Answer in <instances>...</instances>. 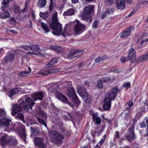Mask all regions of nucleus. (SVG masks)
I'll return each instance as SVG.
<instances>
[{"instance_id":"nucleus-7","label":"nucleus","mask_w":148,"mask_h":148,"mask_svg":"<svg viewBox=\"0 0 148 148\" xmlns=\"http://www.w3.org/2000/svg\"><path fill=\"white\" fill-rule=\"evenodd\" d=\"M23 109L26 112L29 111V108L26 106H25L21 102L20 104H14L12 106V114L13 115H14L17 112H21Z\"/></svg>"},{"instance_id":"nucleus-64","label":"nucleus","mask_w":148,"mask_h":148,"mask_svg":"<svg viewBox=\"0 0 148 148\" xmlns=\"http://www.w3.org/2000/svg\"><path fill=\"white\" fill-rule=\"evenodd\" d=\"M9 32H11L13 34H16L17 33L16 31L13 30H10L9 31Z\"/></svg>"},{"instance_id":"nucleus-51","label":"nucleus","mask_w":148,"mask_h":148,"mask_svg":"<svg viewBox=\"0 0 148 148\" xmlns=\"http://www.w3.org/2000/svg\"><path fill=\"white\" fill-rule=\"evenodd\" d=\"M105 2L108 5H110L113 3V0H105Z\"/></svg>"},{"instance_id":"nucleus-14","label":"nucleus","mask_w":148,"mask_h":148,"mask_svg":"<svg viewBox=\"0 0 148 148\" xmlns=\"http://www.w3.org/2000/svg\"><path fill=\"white\" fill-rule=\"evenodd\" d=\"M111 80L109 77H105L100 78L97 82V86L99 88L102 89L103 87L104 83H108Z\"/></svg>"},{"instance_id":"nucleus-20","label":"nucleus","mask_w":148,"mask_h":148,"mask_svg":"<svg viewBox=\"0 0 148 148\" xmlns=\"http://www.w3.org/2000/svg\"><path fill=\"white\" fill-rule=\"evenodd\" d=\"M112 100L109 99L108 98H106L104 100V104L103 107L104 109L105 110H109L111 107Z\"/></svg>"},{"instance_id":"nucleus-25","label":"nucleus","mask_w":148,"mask_h":148,"mask_svg":"<svg viewBox=\"0 0 148 148\" xmlns=\"http://www.w3.org/2000/svg\"><path fill=\"white\" fill-rule=\"evenodd\" d=\"M15 55L12 53H10L4 58V60L6 62H11L15 58Z\"/></svg>"},{"instance_id":"nucleus-19","label":"nucleus","mask_w":148,"mask_h":148,"mask_svg":"<svg viewBox=\"0 0 148 148\" xmlns=\"http://www.w3.org/2000/svg\"><path fill=\"white\" fill-rule=\"evenodd\" d=\"M22 103H23V104L26 106L28 108V106H29L30 108L31 109H32V107L35 104V103L32 101L29 97H27L26 98L25 102L23 101Z\"/></svg>"},{"instance_id":"nucleus-44","label":"nucleus","mask_w":148,"mask_h":148,"mask_svg":"<svg viewBox=\"0 0 148 148\" xmlns=\"http://www.w3.org/2000/svg\"><path fill=\"white\" fill-rule=\"evenodd\" d=\"M73 99V101L74 103L76 104H78L80 103V101L79 99L77 97L76 95H75V97L74 96L72 97Z\"/></svg>"},{"instance_id":"nucleus-45","label":"nucleus","mask_w":148,"mask_h":148,"mask_svg":"<svg viewBox=\"0 0 148 148\" xmlns=\"http://www.w3.org/2000/svg\"><path fill=\"white\" fill-rule=\"evenodd\" d=\"M37 119L39 123L44 125L46 127H47L46 123L44 120L38 117L37 118Z\"/></svg>"},{"instance_id":"nucleus-49","label":"nucleus","mask_w":148,"mask_h":148,"mask_svg":"<svg viewBox=\"0 0 148 148\" xmlns=\"http://www.w3.org/2000/svg\"><path fill=\"white\" fill-rule=\"evenodd\" d=\"M99 23V21L97 19L95 20L94 21L92 25L93 27L95 29L97 28L98 27Z\"/></svg>"},{"instance_id":"nucleus-36","label":"nucleus","mask_w":148,"mask_h":148,"mask_svg":"<svg viewBox=\"0 0 148 148\" xmlns=\"http://www.w3.org/2000/svg\"><path fill=\"white\" fill-rule=\"evenodd\" d=\"M46 0H39L38 2V7L42 8L44 7L46 4Z\"/></svg>"},{"instance_id":"nucleus-50","label":"nucleus","mask_w":148,"mask_h":148,"mask_svg":"<svg viewBox=\"0 0 148 148\" xmlns=\"http://www.w3.org/2000/svg\"><path fill=\"white\" fill-rule=\"evenodd\" d=\"M13 9L15 13L19 12L20 10L19 7L16 4L14 5V7Z\"/></svg>"},{"instance_id":"nucleus-38","label":"nucleus","mask_w":148,"mask_h":148,"mask_svg":"<svg viewBox=\"0 0 148 148\" xmlns=\"http://www.w3.org/2000/svg\"><path fill=\"white\" fill-rule=\"evenodd\" d=\"M83 98H84V102L89 103H90V98H89L90 96L88 93L87 94V96H86L85 95V96L84 97H81Z\"/></svg>"},{"instance_id":"nucleus-46","label":"nucleus","mask_w":148,"mask_h":148,"mask_svg":"<svg viewBox=\"0 0 148 148\" xmlns=\"http://www.w3.org/2000/svg\"><path fill=\"white\" fill-rule=\"evenodd\" d=\"M6 115V113L5 110L3 109H0V117H4Z\"/></svg>"},{"instance_id":"nucleus-28","label":"nucleus","mask_w":148,"mask_h":148,"mask_svg":"<svg viewBox=\"0 0 148 148\" xmlns=\"http://www.w3.org/2000/svg\"><path fill=\"white\" fill-rule=\"evenodd\" d=\"M66 94L69 97H73L76 95L74 88L71 87L68 89L66 92Z\"/></svg>"},{"instance_id":"nucleus-35","label":"nucleus","mask_w":148,"mask_h":148,"mask_svg":"<svg viewBox=\"0 0 148 148\" xmlns=\"http://www.w3.org/2000/svg\"><path fill=\"white\" fill-rule=\"evenodd\" d=\"M41 24L43 29L45 32L47 33L50 31L49 28L48 27L47 24L42 22H41Z\"/></svg>"},{"instance_id":"nucleus-6","label":"nucleus","mask_w":148,"mask_h":148,"mask_svg":"<svg viewBox=\"0 0 148 148\" xmlns=\"http://www.w3.org/2000/svg\"><path fill=\"white\" fill-rule=\"evenodd\" d=\"M18 123H17L13 125L12 127V130H14L15 131L21 138L25 141L26 139V136L24 127L23 126H21V124L20 123L19 124L20 125L19 126H18Z\"/></svg>"},{"instance_id":"nucleus-63","label":"nucleus","mask_w":148,"mask_h":148,"mask_svg":"<svg viewBox=\"0 0 148 148\" xmlns=\"http://www.w3.org/2000/svg\"><path fill=\"white\" fill-rule=\"evenodd\" d=\"M30 129L31 130L34 131L37 129L36 127H33L32 126L30 127Z\"/></svg>"},{"instance_id":"nucleus-48","label":"nucleus","mask_w":148,"mask_h":148,"mask_svg":"<svg viewBox=\"0 0 148 148\" xmlns=\"http://www.w3.org/2000/svg\"><path fill=\"white\" fill-rule=\"evenodd\" d=\"M54 6V4L53 3V1L52 0H51L50 4L49 6V10L51 12L53 10Z\"/></svg>"},{"instance_id":"nucleus-34","label":"nucleus","mask_w":148,"mask_h":148,"mask_svg":"<svg viewBox=\"0 0 148 148\" xmlns=\"http://www.w3.org/2000/svg\"><path fill=\"white\" fill-rule=\"evenodd\" d=\"M106 59V57L105 56H99L95 60V62L96 63H99L102 62Z\"/></svg>"},{"instance_id":"nucleus-43","label":"nucleus","mask_w":148,"mask_h":148,"mask_svg":"<svg viewBox=\"0 0 148 148\" xmlns=\"http://www.w3.org/2000/svg\"><path fill=\"white\" fill-rule=\"evenodd\" d=\"M139 8L138 7L135 8L130 14L128 15V16L129 17L133 15L135 12H136L139 10Z\"/></svg>"},{"instance_id":"nucleus-12","label":"nucleus","mask_w":148,"mask_h":148,"mask_svg":"<svg viewBox=\"0 0 148 148\" xmlns=\"http://www.w3.org/2000/svg\"><path fill=\"white\" fill-rule=\"evenodd\" d=\"M128 59L132 63L135 62L136 59V56L135 51L134 49L131 48L129 49V53L128 54Z\"/></svg>"},{"instance_id":"nucleus-3","label":"nucleus","mask_w":148,"mask_h":148,"mask_svg":"<svg viewBox=\"0 0 148 148\" xmlns=\"http://www.w3.org/2000/svg\"><path fill=\"white\" fill-rule=\"evenodd\" d=\"M56 87V85L53 86L49 89V91L51 92L52 93L55 94L56 95V97L60 101L68 104L70 106L72 107V105H71L67 97L65 95L59 92H57L58 88H57Z\"/></svg>"},{"instance_id":"nucleus-13","label":"nucleus","mask_w":148,"mask_h":148,"mask_svg":"<svg viewBox=\"0 0 148 148\" xmlns=\"http://www.w3.org/2000/svg\"><path fill=\"white\" fill-rule=\"evenodd\" d=\"M35 145H37L40 148H46L44 140L42 138L36 137L34 139Z\"/></svg>"},{"instance_id":"nucleus-39","label":"nucleus","mask_w":148,"mask_h":148,"mask_svg":"<svg viewBox=\"0 0 148 148\" xmlns=\"http://www.w3.org/2000/svg\"><path fill=\"white\" fill-rule=\"evenodd\" d=\"M40 15L43 19H45L48 17V13L47 12L44 13L40 12Z\"/></svg>"},{"instance_id":"nucleus-10","label":"nucleus","mask_w":148,"mask_h":148,"mask_svg":"<svg viewBox=\"0 0 148 148\" xmlns=\"http://www.w3.org/2000/svg\"><path fill=\"white\" fill-rule=\"evenodd\" d=\"M83 53L82 51L78 50L72 49L71 50L68 55L67 58L69 60H72Z\"/></svg>"},{"instance_id":"nucleus-26","label":"nucleus","mask_w":148,"mask_h":148,"mask_svg":"<svg viewBox=\"0 0 148 148\" xmlns=\"http://www.w3.org/2000/svg\"><path fill=\"white\" fill-rule=\"evenodd\" d=\"M117 8L122 10L125 8V4L124 0H116Z\"/></svg>"},{"instance_id":"nucleus-54","label":"nucleus","mask_w":148,"mask_h":148,"mask_svg":"<svg viewBox=\"0 0 148 148\" xmlns=\"http://www.w3.org/2000/svg\"><path fill=\"white\" fill-rule=\"evenodd\" d=\"M23 48L28 51H30L31 47L28 46H22Z\"/></svg>"},{"instance_id":"nucleus-27","label":"nucleus","mask_w":148,"mask_h":148,"mask_svg":"<svg viewBox=\"0 0 148 148\" xmlns=\"http://www.w3.org/2000/svg\"><path fill=\"white\" fill-rule=\"evenodd\" d=\"M49 48L51 50H53L58 53L61 52L63 50V48L59 46L51 45L49 46Z\"/></svg>"},{"instance_id":"nucleus-15","label":"nucleus","mask_w":148,"mask_h":148,"mask_svg":"<svg viewBox=\"0 0 148 148\" xmlns=\"http://www.w3.org/2000/svg\"><path fill=\"white\" fill-rule=\"evenodd\" d=\"M77 92L81 97H84L85 95L87 96L88 93L86 91V89L84 87L80 85L77 86Z\"/></svg>"},{"instance_id":"nucleus-22","label":"nucleus","mask_w":148,"mask_h":148,"mask_svg":"<svg viewBox=\"0 0 148 148\" xmlns=\"http://www.w3.org/2000/svg\"><path fill=\"white\" fill-rule=\"evenodd\" d=\"M132 26L126 29L121 33L120 37L122 38H125L129 36L130 34V31L132 29Z\"/></svg>"},{"instance_id":"nucleus-33","label":"nucleus","mask_w":148,"mask_h":148,"mask_svg":"<svg viewBox=\"0 0 148 148\" xmlns=\"http://www.w3.org/2000/svg\"><path fill=\"white\" fill-rule=\"evenodd\" d=\"M82 19L88 22H91L92 21V19L91 17L89 15L84 14L82 17Z\"/></svg>"},{"instance_id":"nucleus-18","label":"nucleus","mask_w":148,"mask_h":148,"mask_svg":"<svg viewBox=\"0 0 148 148\" xmlns=\"http://www.w3.org/2000/svg\"><path fill=\"white\" fill-rule=\"evenodd\" d=\"M94 6L92 5H89L88 6L85 7L83 9L84 14L90 15L92 13Z\"/></svg>"},{"instance_id":"nucleus-53","label":"nucleus","mask_w":148,"mask_h":148,"mask_svg":"<svg viewBox=\"0 0 148 148\" xmlns=\"http://www.w3.org/2000/svg\"><path fill=\"white\" fill-rule=\"evenodd\" d=\"M121 61L123 62H124L126 61L129 60L128 59V58H127V57H125L124 56H122L121 58Z\"/></svg>"},{"instance_id":"nucleus-11","label":"nucleus","mask_w":148,"mask_h":148,"mask_svg":"<svg viewBox=\"0 0 148 148\" xmlns=\"http://www.w3.org/2000/svg\"><path fill=\"white\" fill-rule=\"evenodd\" d=\"M119 91L117 87H114L111 90L110 92H107L108 96L106 98H108L109 99L113 100L115 99L117 92Z\"/></svg>"},{"instance_id":"nucleus-17","label":"nucleus","mask_w":148,"mask_h":148,"mask_svg":"<svg viewBox=\"0 0 148 148\" xmlns=\"http://www.w3.org/2000/svg\"><path fill=\"white\" fill-rule=\"evenodd\" d=\"M11 122L9 119L2 118L0 119V125H4L6 128L9 127L10 125Z\"/></svg>"},{"instance_id":"nucleus-57","label":"nucleus","mask_w":148,"mask_h":148,"mask_svg":"<svg viewBox=\"0 0 148 148\" xmlns=\"http://www.w3.org/2000/svg\"><path fill=\"white\" fill-rule=\"evenodd\" d=\"M146 121L147 124V133L144 135L145 136H148V120L147 119H146Z\"/></svg>"},{"instance_id":"nucleus-24","label":"nucleus","mask_w":148,"mask_h":148,"mask_svg":"<svg viewBox=\"0 0 148 148\" xmlns=\"http://www.w3.org/2000/svg\"><path fill=\"white\" fill-rule=\"evenodd\" d=\"M9 9V8L7 10H5V9L3 10L2 9V6H1V10L2 12L1 14H0V18H5L10 17V14L9 12L8 11Z\"/></svg>"},{"instance_id":"nucleus-41","label":"nucleus","mask_w":148,"mask_h":148,"mask_svg":"<svg viewBox=\"0 0 148 148\" xmlns=\"http://www.w3.org/2000/svg\"><path fill=\"white\" fill-rule=\"evenodd\" d=\"M93 119L94 121H95L97 124H99L101 122V119L99 117L94 116L93 117Z\"/></svg>"},{"instance_id":"nucleus-9","label":"nucleus","mask_w":148,"mask_h":148,"mask_svg":"<svg viewBox=\"0 0 148 148\" xmlns=\"http://www.w3.org/2000/svg\"><path fill=\"white\" fill-rule=\"evenodd\" d=\"M40 49L36 45H34L31 47L30 51H28L29 54L37 55L39 56L44 57L45 55L39 52Z\"/></svg>"},{"instance_id":"nucleus-56","label":"nucleus","mask_w":148,"mask_h":148,"mask_svg":"<svg viewBox=\"0 0 148 148\" xmlns=\"http://www.w3.org/2000/svg\"><path fill=\"white\" fill-rule=\"evenodd\" d=\"M127 105L130 107H132L133 105V102L131 101H129L128 102H127Z\"/></svg>"},{"instance_id":"nucleus-61","label":"nucleus","mask_w":148,"mask_h":148,"mask_svg":"<svg viewBox=\"0 0 148 148\" xmlns=\"http://www.w3.org/2000/svg\"><path fill=\"white\" fill-rule=\"evenodd\" d=\"M51 108L53 110H56V108L55 107V106L54 105V104L53 103H51Z\"/></svg>"},{"instance_id":"nucleus-59","label":"nucleus","mask_w":148,"mask_h":148,"mask_svg":"<svg viewBox=\"0 0 148 148\" xmlns=\"http://www.w3.org/2000/svg\"><path fill=\"white\" fill-rule=\"evenodd\" d=\"M119 132H115V134H116V135H115L114 138H119Z\"/></svg>"},{"instance_id":"nucleus-40","label":"nucleus","mask_w":148,"mask_h":148,"mask_svg":"<svg viewBox=\"0 0 148 148\" xmlns=\"http://www.w3.org/2000/svg\"><path fill=\"white\" fill-rule=\"evenodd\" d=\"M64 118L66 120H71V119H73V116L70 114L69 113H68L67 115H64Z\"/></svg>"},{"instance_id":"nucleus-30","label":"nucleus","mask_w":148,"mask_h":148,"mask_svg":"<svg viewBox=\"0 0 148 148\" xmlns=\"http://www.w3.org/2000/svg\"><path fill=\"white\" fill-rule=\"evenodd\" d=\"M21 90V89L19 88H14L10 90L8 96L10 97H11L12 95L18 93Z\"/></svg>"},{"instance_id":"nucleus-2","label":"nucleus","mask_w":148,"mask_h":148,"mask_svg":"<svg viewBox=\"0 0 148 148\" xmlns=\"http://www.w3.org/2000/svg\"><path fill=\"white\" fill-rule=\"evenodd\" d=\"M53 13L52 17V22L50 23V26L51 28L55 30L52 32L53 34L59 35L62 32V28L61 24L58 21L57 12L55 11Z\"/></svg>"},{"instance_id":"nucleus-47","label":"nucleus","mask_w":148,"mask_h":148,"mask_svg":"<svg viewBox=\"0 0 148 148\" xmlns=\"http://www.w3.org/2000/svg\"><path fill=\"white\" fill-rule=\"evenodd\" d=\"M146 126H147V124L146 121H143L140 123V127L141 128H145L146 127Z\"/></svg>"},{"instance_id":"nucleus-60","label":"nucleus","mask_w":148,"mask_h":148,"mask_svg":"<svg viewBox=\"0 0 148 148\" xmlns=\"http://www.w3.org/2000/svg\"><path fill=\"white\" fill-rule=\"evenodd\" d=\"M10 21L13 22L14 23H16V21L14 18L11 17L10 19Z\"/></svg>"},{"instance_id":"nucleus-37","label":"nucleus","mask_w":148,"mask_h":148,"mask_svg":"<svg viewBox=\"0 0 148 148\" xmlns=\"http://www.w3.org/2000/svg\"><path fill=\"white\" fill-rule=\"evenodd\" d=\"M146 37V35L145 34H143L141 37H140L139 39L138 40V41L140 42V44H143L145 42H146V39H144V38Z\"/></svg>"},{"instance_id":"nucleus-4","label":"nucleus","mask_w":148,"mask_h":148,"mask_svg":"<svg viewBox=\"0 0 148 148\" xmlns=\"http://www.w3.org/2000/svg\"><path fill=\"white\" fill-rule=\"evenodd\" d=\"M50 141L57 145H60L62 143V140L64 138V136L59 134L55 130L51 131L49 133Z\"/></svg>"},{"instance_id":"nucleus-58","label":"nucleus","mask_w":148,"mask_h":148,"mask_svg":"<svg viewBox=\"0 0 148 148\" xmlns=\"http://www.w3.org/2000/svg\"><path fill=\"white\" fill-rule=\"evenodd\" d=\"M62 35L63 36H66L68 35L67 32L66 30H64L62 34Z\"/></svg>"},{"instance_id":"nucleus-23","label":"nucleus","mask_w":148,"mask_h":148,"mask_svg":"<svg viewBox=\"0 0 148 148\" xmlns=\"http://www.w3.org/2000/svg\"><path fill=\"white\" fill-rule=\"evenodd\" d=\"M114 12V9L111 8H108L106 11L102 13L101 17V18L103 19L108 16V15L110 14H112Z\"/></svg>"},{"instance_id":"nucleus-32","label":"nucleus","mask_w":148,"mask_h":148,"mask_svg":"<svg viewBox=\"0 0 148 148\" xmlns=\"http://www.w3.org/2000/svg\"><path fill=\"white\" fill-rule=\"evenodd\" d=\"M148 60V52L145 54L140 56L138 59V61L140 62Z\"/></svg>"},{"instance_id":"nucleus-1","label":"nucleus","mask_w":148,"mask_h":148,"mask_svg":"<svg viewBox=\"0 0 148 148\" xmlns=\"http://www.w3.org/2000/svg\"><path fill=\"white\" fill-rule=\"evenodd\" d=\"M58 62V60L55 59H53L46 65V68L42 69L38 71V74L43 76L47 75L53 73H58L61 71V69H50V68L54 67V65Z\"/></svg>"},{"instance_id":"nucleus-55","label":"nucleus","mask_w":148,"mask_h":148,"mask_svg":"<svg viewBox=\"0 0 148 148\" xmlns=\"http://www.w3.org/2000/svg\"><path fill=\"white\" fill-rule=\"evenodd\" d=\"M40 114L42 116L45 117L46 116V112L42 110H40Z\"/></svg>"},{"instance_id":"nucleus-42","label":"nucleus","mask_w":148,"mask_h":148,"mask_svg":"<svg viewBox=\"0 0 148 148\" xmlns=\"http://www.w3.org/2000/svg\"><path fill=\"white\" fill-rule=\"evenodd\" d=\"M23 115L22 113L18 114L16 116H15V118L17 119H20L22 121H23Z\"/></svg>"},{"instance_id":"nucleus-5","label":"nucleus","mask_w":148,"mask_h":148,"mask_svg":"<svg viewBox=\"0 0 148 148\" xmlns=\"http://www.w3.org/2000/svg\"><path fill=\"white\" fill-rule=\"evenodd\" d=\"M1 145L3 146L8 144L10 145H16L17 141L14 138L10 137L8 135H5L1 138Z\"/></svg>"},{"instance_id":"nucleus-16","label":"nucleus","mask_w":148,"mask_h":148,"mask_svg":"<svg viewBox=\"0 0 148 148\" xmlns=\"http://www.w3.org/2000/svg\"><path fill=\"white\" fill-rule=\"evenodd\" d=\"M134 126H131L129 129L128 134L126 136V138L128 140H130L132 139L135 138V135L134 132Z\"/></svg>"},{"instance_id":"nucleus-62","label":"nucleus","mask_w":148,"mask_h":148,"mask_svg":"<svg viewBox=\"0 0 148 148\" xmlns=\"http://www.w3.org/2000/svg\"><path fill=\"white\" fill-rule=\"evenodd\" d=\"M105 139L104 138H102L101 139V140L99 142V144H100V145H101L103 143Z\"/></svg>"},{"instance_id":"nucleus-31","label":"nucleus","mask_w":148,"mask_h":148,"mask_svg":"<svg viewBox=\"0 0 148 148\" xmlns=\"http://www.w3.org/2000/svg\"><path fill=\"white\" fill-rule=\"evenodd\" d=\"M75 10L73 8H70L65 12L63 15L64 16H70L75 14Z\"/></svg>"},{"instance_id":"nucleus-29","label":"nucleus","mask_w":148,"mask_h":148,"mask_svg":"<svg viewBox=\"0 0 148 148\" xmlns=\"http://www.w3.org/2000/svg\"><path fill=\"white\" fill-rule=\"evenodd\" d=\"M28 70L20 72L18 74V76L20 77H23L28 75L31 72V68L30 67H28Z\"/></svg>"},{"instance_id":"nucleus-21","label":"nucleus","mask_w":148,"mask_h":148,"mask_svg":"<svg viewBox=\"0 0 148 148\" xmlns=\"http://www.w3.org/2000/svg\"><path fill=\"white\" fill-rule=\"evenodd\" d=\"M43 97V93L40 92L33 94L32 95V98L34 101H36L37 100L41 101Z\"/></svg>"},{"instance_id":"nucleus-8","label":"nucleus","mask_w":148,"mask_h":148,"mask_svg":"<svg viewBox=\"0 0 148 148\" xmlns=\"http://www.w3.org/2000/svg\"><path fill=\"white\" fill-rule=\"evenodd\" d=\"M85 28V25L81 24L79 21H78L73 28V30L77 35H78L84 31Z\"/></svg>"},{"instance_id":"nucleus-52","label":"nucleus","mask_w":148,"mask_h":148,"mask_svg":"<svg viewBox=\"0 0 148 148\" xmlns=\"http://www.w3.org/2000/svg\"><path fill=\"white\" fill-rule=\"evenodd\" d=\"M122 86L123 87L126 88H130V84L129 82H126L125 84H123Z\"/></svg>"}]
</instances>
